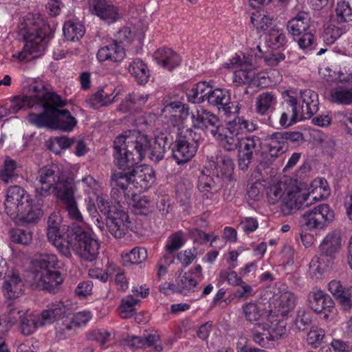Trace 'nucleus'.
I'll return each mask as SVG.
<instances>
[{
  "label": "nucleus",
  "mask_w": 352,
  "mask_h": 352,
  "mask_svg": "<svg viewBox=\"0 0 352 352\" xmlns=\"http://www.w3.org/2000/svg\"><path fill=\"white\" fill-rule=\"evenodd\" d=\"M147 258V251L144 248H135L129 253H126L123 257L124 263L131 264L141 263Z\"/></svg>",
  "instance_id": "obj_50"
},
{
  "label": "nucleus",
  "mask_w": 352,
  "mask_h": 352,
  "mask_svg": "<svg viewBox=\"0 0 352 352\" xmlns=\"http://www.w3.org/2000/svg\"><path fill=\"white\" fill-rule=\"evenodd\" d=\"M157 63L168 71L173 70L181 63V58L177 53L170 48L158 49L154 54Z\"/></svg>",
  "instance_id": "obj_30"
},
{
  "label": "nucleus",
  "mask_w": 352,
  "mask_h": 352,
  "mask_svg": "<svg viewBox=\"0 0 352 352\" xmlns=\"http://www.w3.org/2000/svg\"><path fill=\"white\" fill-rule=\"evenodd\" d=\"M324 331L322 329L311 328L307 333V343L314 348L319 346L324 338Z\"/></svg>",
  "instance_id": "obj_56"
},
{
  "label": "nucleus",
  "mask_w": 352,
  "mask_h": 352,
  "mask_svg": "<svg viewBox=\"0 0 352 352\" xmlns=\"http://www.w3.org/2000/svg\"><path fill=\"white\" fill-rule=\"evenodd\" d=\"M58 258L55 254H43L37 260L38 267L41 271H56Z\"/></svg>",
  "instance_id": "obj_52"
},
{
  "label": "nucleus",
  "mask_w": 352,
  "mask_h": 352,
  "mask_svg": "<svg viewBox=\"0 0 352 352\" xmlns=\"http://www.w3.org/2000/svg\"><path fill=\"white\" fill-rule=\"evenodd\" d=\"M184 244L183 233L181 231L176 232L168 236L164 251L175 253L178 251Z\"/></svg>",
  "instance_id": "obj_49"
},
{
  "label": "nucleus",
  "mask_w": 352,
  "mask_h": 352,
  "mask_svg": "<svg viewBox=\"0 0 352 352\" xmlns=\"http://www.w3.org/2000/svg\"><path fill=\"white\" fill-rule=\"evenodd\" d=\"M227 129L231 135L239 136L244 133L243 118L236 117L227 124Z\"/></svg>",
  "instance_id": "obj_62"
},
{
  "label": "nucleus",
  "mask_w": 352,
  "mask_h": 352,
  "mask_svg": "<svg viewBox=\"0 0 352 352\" xmlns=\"http://www.w3.org/2000/svg\"><path fill=\"white\" fill-rule=\"evenodd\" d=\"M60 107L55 105L53 129L71 131L77 124L76 119L67 109H59Z\"/></svg>",
  "instance_id": "obj_33"
},
{
  "label": "nucleus",
  "mask_w": 352,
  "mask_h": 352,
  "mask_svg": "<svg viewBox=\"0 0 352 352\" xmlns=\"http://www.w3.org/2000/svg\"><path fill=\"white\" fill-rule=\"evenodd\" d=\"M124 343L131 348H151L157 352L163 350L158 334H148L143 336H128L124 339Z\"/></svg>",
  "instance_id": "obj_23"
},
{
  "label": "nucleus",
  "mask_w": 352,
  "mask_h": 352,
  "mask_svg": "<svg viewBox=\"0 0 352 352\" xmlns=\"http://www.w3.org/2000/svg\"><path fill=\"white\" fill-rule=\"evenodd\" d=\"M55 195L71 219L78 222L83 221L82 215L74 198V184L71 182L63 181L57 183L55 186Z\"/></svg>",
  "instance_id": "obj_12"
},
{
  "label": "nucleus",
  "mask_w": 352,
  "mask_h": 352,
  "mask_svg": "<svg viewBox=\"0 0 352 352\" xmlns=\"http://www.w3.org/2000/svg\"><path fill=\"white\" fill-rule=\"evenodd\" d=\"M135 36H138V38L141 39L143 37L142 32L137 34L130 28L124 27L117 32L116 41L118 43L129 45L132 43Z\"/></svg>",
  "instance_id": "obj_53"
},
{
  "label": "nucleus",
  "mask_w": 352,
  "mask_h": 352,
  "mask_svg": "<svg viewBox=\"0 0 352 352\" xmlns=\"http://www.w3.org/2000/svg\"><path fill=\"white\" fill-rule=\"evenodd\" d=\"M124 170L126 174L131 177L130 182L133 187L140 188L141 190H148L155 182V171L149 166H137L119 168Z\"/></svg>",
  "instance_id": "obj_16"
},
{
  "label": "nucleus",
  "mask_w": 352,
  "mask_h": 352,
  "mask_svg": "<svg viewBox=\"0 0 352 352\" xmlns=\"http://www.w3.org/2000/svg\"><path fill=\"white\" fill-rule=\"evenodd\" d=\"M43 214L42 206L31 203L24 212H19L17 217L22 226H30L37 223Z\"/></svg>",
  "instance_id": "obj_35"
},
{
  "label": "nucleus",
  "mask_w": 352,
  "mask_h": 352,
  "mask_svg": "<svg viewBox=\"0 0 352 352\" xmlns=\"http://www.w3.org/2000/svg\"><path fill=\"white\" fill-rule=\"evenodd\" d=\"M89 11L101 19L108 21L109 23H113L119 19L117 8L108 4L106 0H88Z\"/></svg>",
  "instance_id": "obj_24"
},
{
  "label": "nucleus",
  "mask_w": 352,
  "mask_h": 352,
  "mask_svg": "<svg viewBox=\"0 0 352 352\" xmlns=\"http://www.w3.org/2000/svg\"><path fill=\"white\" fill-rule=\"evenodd\" d=\"M208 102L226 114H236L239 111V103L230 101V93L226 89H215L208 96Z\"/></svg>",
  "instance_id": "obj_18"
},
{
  "label": "nucleus",
  "mask_w": 352,
  "mask_h": 352,
  "mask_svg": "<svg viewBox=\"0 0 352 352\" xmlns=\"http://www.w3.org/2000/svg\"><path fill=\"white\" fill-rule=\"evenodd\" d=\"M296 306V296L290 292H282L279 296L278 307L281 314L286 315Z\"/></svg>",
  "instance_id": "obj_44"
},
{
  "label": "nucleus",
  "mask_w": 352,
  "mask_h": 352,
  "mask_svg": "<svg viewBox=\"0 0 352 352\" xmlns=\"http://www.w3.org/2000/svg\"><path fill=\"white\" fill-rule=\"evenodd\" d=\"M133 208L135 213L138 214L146 215L152 211V206L150 199L146 196L132 197Z\"/></svg>",
  "instance_id": "obj_41"
},
{
  "label": "nucleus",
  "mask_w": 352,
  "mask_h": 352,
  "mask_svg": "<svg viewBox=\"0 0 352 352\" xmlns=\"http://www.w3.org/2000/svg\"><path fill=\"white\" fill-rule=\"evenodd\" d=\"M309 194L299 190L288 191L281 205V212L284 215H290L297 210L307 208L310 204L307 202Z\"/></svg>",
  "instance_id": "obj_20"
},
{
  "label": "nucleus",
  "mask_w": 352,
  "mask_h": 352,
  "mask_svg": "<svg viewBox=\"0 0 352 352\" xmlns=\"http://www.w3.org/2000/svg\"><path fill=\"white\" fill-rule=\"evenodd\" d=\"M276 94L272 91H264L256 98L255 110L261 116H270L275 113V107L277 104Z\"/></svg>",
  "instance_id": "obj_29"
},
{
  "label": "nucleus",
  "mask_w": 352,
  "mask_h": 352,
  "mask_svg": "<svg viewBox=\"0 0 352 352\" xmlns=\"http://www.w3.org/2000/svg\"><path fill=\"white\" fill-rule=\"evenodd\" d=\"M125 56V50L116 41L101 47L97 53V58L100 62L110 60L120 62Z\"/></svg>",
  "instance_id": "obj_32"
},
{
  "label": "nucleus",
  "mask_w": 352,
  "mask_h": 352,
  "mask_svg": "<svg viewBox=\"0 0 352 352\" xmlns=\"http://www.w3.org/2000/svg\"><path fill=\"white\" fill-rule=\"evenodd\" d=\"M38 318L32 314H25L21 319L20 329L21 333L25 336L32 334L38 325L36 320Z\"/></svg>",
  "instance_id": "obj_48"
},
{
  "label": "nucleus",
  "mask_w": 352,
  "mask_h": 352,
  "mask_svg": "<svg viewBox=\"0 0 352 352\" xmlns=\"http://www.w3.org/2000/svg\"><path fill=\"white\" fill-rule=\"evenodd\" d=\"M19 34L25 42L21 52L13 56L20 61L37 58L45 50V43L52 37L50 27L39 19L28 16L19 25Z\"/></svg>",
  "instance_id": "obj_6"
},
{
  "label": "nucleus",
  "mask_w": 352,
  "mask_h": 352,
  "mask_svg": "<svg viewBox=\"0 0 352 352\" xmlns=\"http://www.w3.org/2000/svg\"><path fill=\"white\" fill-rule=\"evenodd\" d=\"M140 300L134 298L132 296H128L126 298L122 300V303L119 307L120 312L124 314L122 316L124 318H131L135 311L134 306Z\"/></svg>",
  "instance_id": "obj_54"
},
{
  "label": "nucleus",
  "mask_w": 352,
  "mask_h": 352,
  "mask_svg": "<svg viewBox=\"0 0 352 352\" xmlns=\"http://www.w3.org/2000/svg\"><path fill=\"white\" fill-rule=\"evenodd\" d=\"M91 314L89 311H80L74 314L73 316L65 318L63 321V324H58L56 327V334L60 338L63 339L69 335L73 327H79L87 324L91 318Z\"/></svg>",
  "instance_id": "obj_25"
},
{
  "label": "nucleus",
  "mask_w": 352,
  "mask_h": 352,
  "mask_svg": "<svg viewBox=\"0 0 352 352\" xmlns=\"http://www.w3.org/2000/svg\"><path fill=\"white\" fill-rule=\"evenodd\" d=\"M261 144V138L256 135H248L241 138L238 152V164L241 170H248L254 154L259 151Z\"/></svg>",
  "instance_id": "obj_14"
},
{
  "label": "nucleus",
  "mask_w": 352,
  "mask_h": 352,
  "mask_svg": "<svg viewBox=\"0 0 352 352\" xmlns=\"http://www.w3.org/2000/svg\"><path fill=\"white\" fill-rule=\"evenodd\" d=\"M328 289L343 310L351 309L352 307L351 287H344L340 281L333 280L329 283Z\"/></svg>",
  "instance_id": "obj_27"
},
{
  "label": "nucleus",
  "mask_w": 352,
  "mask_h": 352,
  "mask_svg": "<svg viewBox=\"0 0 352 352\" xmlns=\"http://www.w3.org/2000/svg\"><path fill=\"white\" fill-rule=\"evenodd\" d=\"M334 218V212L327 204H320L305 212L302 222L309 229H322Z\"/></svg>",
  "instance_id": "obj_13"
},
{
  "label": "nucleus",
  "mask_w": 352,
  "mask_h": 352,
  "mask_svg": "<svg viewBox=\"0 0 352 352\" xmlns=\"http://www.w3.org/2000/svg\"><path fill=\"white\" fill-rule=\"evenodd\" d=\"M31 203L30 195L21 187L12 186L8 188L4 205L6 212L11 218L15 219L19 212H24Z\"/></svg>",
  "instance_id": "obj_10"
},
{
  "label": "nucleus",
  "mask_w": 352,
  "mask_h": 352,
  "mask_svg": "<svg viewBox=\"0 0 352 352\" xmlns=\"http://www.w3.org/2000/svg\"><path fill=\"white\" fill-rule=\"evenodd\" d=\"M131 179L124 170H120L112 173L110 181L111 195L117 201V206H120L121 203L130 204L132 197H134Z\"/></svg>",
  "instance_id": "obj_9"
},
{
  "label": "nucleus",
  "mask_w": 352,
  "mask_h": 352,
  "mask_svg": "<svg viewBox=\"0 0 352 352\" xmlns=\"http://www.w3.org/2000/svg\"><path fill=\"white\" fill-rule=\"evenodd\" d=\"M308 301L310 308L318 314L322 311L330 312L334 306V302L330 296L320 289L310 292Z\"/></svg>",
  "instance_id": "obj_28"
},
{
  "label": "nucleus",
  "mask_w": 352,
  "mask_h": 352,
  "mask_svg": "<svg viewBox=\"0 0 352 352\" xmlns=\"http://www.w3.org/2000/svg\"><path fill=\"white\" fill-rule=\"evenodd\" d=\"M110 336L111 333L104 329H96L87 334V339L96 341L101 346H103L109 341Z\"/></svg>",
  "instance_id": "obj_59"
},
{
  "label": "nucleus",
  "mask_w": 352,
  "mask_h": 352,
  "mask_svg": "<svg viewBox=\"0 0 352 352\" xmlns=\"http://www.w3.org/2000/svg\"><path fill=\"white\" fill-rule=\"evenodd\" d=\"M47 236L58 252L66 258L74 252L82 259L91 262L99 254L100 244L85 228L76 223L68 226L62 235L60 228H47Z\"/></svg>",
  "instance_id": "obj_2"
},
{
  "label": "nucleus",
  "mask_w": 352,
  "mask_h": 352,
  "mask_svg": "<svg viewBox=\"0 0 352 352\" xmlns=\"http://www.w3.org/2000/svg\"><path fill=\"white\" fill-rule=\"evenodd\" d=\"M36 276L38 287L49 293H57L63 282L59 271H41Z\"/></svg>",
  "instance_id": "obj_21"
},
{
  "label": "nucleus",
  "mask_w": 352,
  "mask_h": 352,
  "mask_svg": "<svg viewBox=\"0 0 352 352\" xmlns=\"http://www.w3.org/2000/svg\"><path fill=\"white\" fill-rule=\"evenodd\" d=\"M197 250L195 248L186 250L184 252L177 254V258L182 263L184 267H188L196 258Z\"/></svg>",
  "instance_id": "obj_63"
},
{
  "label": "nucleus",
  "mask_w": 352,
  "mask_h": 352,
  "mask_svg": "<svg viewBox=\"0 0 352 352\" xmlns=\"http://www.w3.org/2000/svg\"><path fill=\"white\" fill-rule=\"evenodd\" d=\"M173 144L172 139L166 133L159 132L155 135L154 142L149 148L150 159L157 163L164 158L165 153L169 151Z\"/></svg>",
  "instance_id": "obj_22"
},
{
  "label": "nucleus",
  "mask_w": 352,
  "mask_h": 352,
  "mask_svg": "<svg viewBox=\"0 0 352 352\" xmlns=\"http://www.w3.org/2000/svg\"><path fill=\"white\" fill-rule=\"evenodd\" d=\"M131 223L128 213L122 208L106 219V226L116 239L123 238L128 233Z\"/></svg>",
  "instance_id": "obj_19"
},
{
  "label": "nucleus",
  "mask_w": 352,
  "mask_h": 352,
  "mask_svg": "<svg viewBox=\"0 0 352 352\" xmlns=\"http://www.w3.org/2000/svg\"><path fill=\"white\" fill-rule=\"evenodd\" d=\"M220 141L221 146L226 151H239L241 140L238 136L228 134H223L217 138Z\"/></svg>",
  "instance_id": "obj_46"
},
{
  "label": "nucleus",
  "mask_w": 352,
  "mask_h": 352,
  "mask_svg": "<svg viewBox=\"0 0 352 352\" xmlns=\"http://www.w3.org/2000/svg\"><path fill=\"white\" fill-rule=\"evenodd\" d=\"M63 35L67 41L80 40L85 34V28L80 21L69 20L65 22L63 28Z\"/></svg>",
  "instance_id": "obj_36"
},
{
  "label": "nucleus",
  "mask_w": 352,
  "mask_h": 352,
  "mask_svg": "<svg viewBox=\"0 0 352 352\" xmlns=\"http://www.w3.org/2000/svg\"><path fill=\"white\" fill-rule=\"evenodd\" d=\"M118 95V92L111 98V94L105 92L104 89L97 91L90 98L87 100V103L90 107L98 109L101 107L107 106L116 101V98Z\"/></svg>",
  "instance_id": "obj_39"
},
{
  "label": "nucleus",
  "mask_w": 352,
  "mask_h": 352,
  "mask_svg": "<svg viewBox=\"0 0 352 352\" xmlns=\"http://www.w3.org/2000/svg\"><path fill=\"white\" fill-rule=\"evenodd\" d=\"M10 237L13 243L27 245L32 240V232L29 228H17L10 232Z\"/></svg>",
  "instance_id": "obj_42"
},
{
  "label": "nucleus",
  "mask_w": 352,
  "mask_h": 352,
  "mask_svg": "<svg viewBox=\"0 0 352 352\" xmlns=\"http://www.w3.org/2000/svg\"><path fill=\"white\" fill-rule=\"evenodd\" d=\"M255 72L252 69H240L234 72V82L241 84H250L254 79Z\"/></svg>",
  "instance_id": "obj_55"
},
{
  "label": "nucleus",
  "mask_w": 352,
  "mask_h": 352,
  "mask_svg": "<svg viewBox=\"0 0 352 352\" xmlns=\"http://www.w3.org/2000/svg\"><path fill=\"white\" fill-rule=\"evenodd\" d=\"M264 146L267 153L256 168L260 173L262 170L270 167L274 160L285 153L287 149V145L285 144L280 132H274L267 135L265 139Z\"/></svg>",
  "instance_id": "obj_11"
},
{
  "label": "nucleus",
  "mask_w": 352,
  "mask_h": 352,
  "mask_svg": "<svg viewBox=\"0 0 352 352\" xmlns=\"http://www.w3.org/2000/svg\"><path fill=\"white\" fill-rule=\"evenodd\" d=\"M75 142V138H68L65 136L54 137L50 140L47 147L54 153L60 154L61 150L69 148Z\"/></svg>",
  "instance_id": "obj_40"
},
{
  "label": "nucleus",
  "mask_w": 352,
  "mask_h": 352,
  "mask_svg": "<svg viewBox=\"0 0 352 352\" xmlns=\"http://www.w3.org/2000/svg\"><path fill=\"white\" fill-rule=\"evenodd\" d=\"M301 98L302 103L300 114L298 109L297 98L288 95L285 99V104L281 113H271L267 119V124L274 128L281 126L287 129L301 120L311 118L318 110L317 94L310 90H305L301 91Z\"/></svg>",
  "instance_id": "obj_5"
},
{
  "label": "nucleus",
  "mask_w": 352,
  "mask_h": 352,
  "mask_svg": "<svg viewBox=\"0 0 352 352\" xmlns=\"http://www.w3.org/2000/svg\"><path fill=\"white\" fill-rule=\"evenodd\" d=\"M129 72L139 84L144 85L148 81L150 72L147 65L141 59L137 58L131 62L129 66Z\"/></svg>",
  "instance_id": "obj_37"
},
{
  "label": "nucleus",
  "mask_w": 352,
  "mask_h": 352,
  "mask_svg": "<svg viewBox=\"0 0 352 352\" xmlns=\"http://www.w3.org/2000/svg\"><path fill=\"white\" fill-rule=\"evenodd\" d=\"M176 283L183 292L185 289L190 291L197 285V281L188 272H185L183 275L180 273Z\"/></svg>",
  "instance_id": "obj_57"
},
{
  "label": "nucleus",
  "mask_w": 352,
  "mask_h": 352,
  "mask_svg": "<svg viewBox=\"0 0 352 352\" xmlns=\"http://www.w3.org/2000/svg\"><path fill=\"white\" fill-rule=\"evenodd\" d=\"M331 102L342 104H352V75L339 77L336 85L329 92Z\"/></svg>",
  "instance_id": "obj_17"
},
{
  "label": "nucleus",
  "mask_w": 352,
  "mask_h": 352,
  "mask_svg": "<svg viewBox=\"0 0 352 352\" xmlns=\"http://www.w3.org/2000/svg\"><path fill=\"white\" fill-rule=\"evenodd\" d=\"M341 248V238L336 233L327 234L319 246V254L316 255L309 263V272L316 279L330 269Z\"/></svg>",
  "instance_id": "obj_7"
},
{
  "label": "nucleus",
  "mask_w": 352,
  "mask_h": 352,
  "mask_svg": "<svg viewBox=\"0 0 352 352\" xmlns=\"http://www.w3.org/2000/svg\"><path fill=\"white\" fill-rule=\"evenodd\" d=\"M336 14L338 23H346L352 21V9L347 1H342L337 3Z\"/></svg>",
  "instance_id": "obj_47"
},
{
  "label": "nucleus",
  "mask_w": 352,
  "mask_h": 352,
  "mask_svg": "<svg viewBox=\"0 0 352 352\" xmlns=\"http://www.w3.org/2000/svg\"><path fill=\"white\" fill-rule=\"evenodd\" d=\"M294 324L296 328L299 331H304L308 329L312 324L311 313L304 309H298L294 320Z\"/></svg>",
  "instance_id": "obj_45"
},
{
  "label": "nucleus",
  "mask_w": 352,
  "mask_h": 352,
  "mask_svg": "<svg viewBox=\"0 0 352 352\" xmlns=\"http://www.w3.org/2000/svg\"><path fill=\"white\" fill-rule=\"evenodd\" d=\"M23 283L20 276L15 273L7 276L3 285L4 296L8 299L16 298L23 293Z\"/></svg>",
  "instance_id": "obj_34"
},
{
  "label": "nucleus",
  "mask_w": 352,
  "mask_h": 352,
  "mask_svg": "<svg viewBox=\"0 0 352 352\" xmlns=\"http://www.w3.org/2000/svg\"><path fill=\"white\" fill-rule=\"evenodd\" d=\"M16 162L14 160L6 159L4 161L3 168L0 170V179L6 183L12 182V179L16 176Z\"/></svg>",
  "instance_id": "obj_51"
},
{
  "label": "nucleus",
  "mask_w": 352,
  "mask_h": 352,
  "mask_svg": "<svg viewBox=\"0 0 352 352\" xmlns=\"http://www.w3.org/2000/svg\"><path fill=\"white\" fill-rule=\"evenodd\" d=\"M298 40V44L301 49L307 51H313L316 49V43L314 41V34L310 32H305L301 34Z\"/></svg>",
  "instance_id": "obj_58"
},
{
  "label": "nucleus",
  "mask_w": 352,
  "mask_h": 352,
  "mask_svg": "<svg viewBox=\"0 0 352 352\" xmlns=\"http://www.w3.org/2000/svg\"><path fill=\"white\" fill-rule=\"evenodd\" d=\"M284 192L280 184H274L267 188V195L270 202L276 204L283 195Z\"/></svg>",
  "instance_id": "obj_64"
},
{
  "label": "nucleus",
  "mask_w": 352,
  "mask_h": 352,
  "mask_svg": "<svg viewBox=\"0 0 352 352\" xmlns=\"http://www.w3.org/2000/svg\"><path fill=\"white\" fill-rule=\"evenodd\" d=\"M311 16L309 12L300 11L287 25L288 32L292 36H300L310 28Z\"/></svg>",
  "instance_id": "obj_31"
},
{
  "label": "nucleus",
  "mask_w": 352,
  "mask_h": 352,
  "mask_svg": "<svg viewBox=\"0 0 352 352\" xmlns=\"http://www.w3.org/2000/svg\"><path fill=\"white\" fill-rule=\"evenodd\" d=\"M215 168L221 177L231 176L234 171V163L232 160L228 156H220L217 158Z\"/></svg>",
  "instance_id": "obj_43"
},
{
  "label": "nucleus",
  "mask_w": 352,
  "mask_h": 352,
  "mask_svg": "<svg viewBox=\"0 0 352 352\" xmlns=\"http://www.w3.org/2000/svg\"><path fill=\"white\" fill-rule=\"evenodd\" d=\"M344 30L341 28L336 27L334 25H329L324 30V39L329 43H333L336 39L341 36Z\"/></svg>",
  "instance_id": "obj_60"
},
{
  "label": "nucleus",
  "mask_w": 352,
  "mask_h": 352,
  "mask_svg": "<svg viewBox=\"0 0 352 352\" xmlns=\"http://www.w3.org/2000/svg\"><path fill=\"white\" fill-rule=\"evenodd\" d=\"M29 96H16L10 104V113H16L20 110L34 109L42 111L30 113L28 122L37 128L53 129L55 105L65 107L67 100L54 91H50L43 81H35L28 87Z\"/></svg>",
  "instance_id": "obj_1"
},
{
  "label": "nucleus",
  "mask_w": 352,
  "mask_h": 352,
  "mask_svg": "<svg viewBox=\"0 0 352 352\" xmlns=\"http://www.w3.org/2000/svg\"><path fill=\"white\" fill-rule=\"evenodd\" d=\"M192 121L195 128L202 129L216 138L221 135V130L223 128L221 120L210 111H204L202 113L197 111V114L192 113Z\"/></svg>",
  "instance_id": "obj_15"
},
{
  "label": "nucleus",
  "mask_w": 352,
  "mask_h": 352,
  "mask_svg": "<svg viewBox=\"0 0 352 352\" xmlns=\"http://www.w3.org/2000/svg\"><path fill=\"white\" fill-rule=\"evenodd\" d=\"M56 167L46 166L38 170L37 180L39 184H47L54 186L55 191V186L57 183L68 181L67 179H59V177L56 174L55 169Z\"/></svg>",
  "instance_id": "obj_38"
},
{
  "label": "nucleus",
  "mask_w": 352,
  "mask_h": 352,
  "mask_svg": "<svg viewBox=\"0 0 352 352\" xmlns=\"http://www.w3.org/2000/svg\"><path fill=\"white\" fill-rule=\"evenodd\" d=\"M199 135L190 129L179 130L172 148V156L178 165L189 162L198 149Z\"/></svg>",
  "instance_id": "obj_8"
},
{
  "label": "nucleus",
  "mask_w": 352,
  "mask_h": 352,
  "mask_svg": "<svg viewBox=\"0 0 352 352\" xmlns=\"http://www.w3.org/2000/svg\"><path fill=\"white\" fill-rule=\"evenodd\" d=\"M69 309L65 306L62 302L52 303L47 306V308L43 310L41 314V318L43 322H41V325L45 323H53L56 322V328L58 324H62L65 318H69L67 311Z\"/></svg>",
  "instance_id": "obj_26"
},
{
  "label": "nucleus",
  "mask_w": 352,
  "mask_h": 352,
  "mask_svg": "<svg viewBox=\"0 0 352 352\" xmlns=\"http://www.w3.org/2000/svg\"><path fill=\"white\" fill-rule=\"evenodd\" d=\"M151 139L139 131H129L113 142L114 161L118 168H131L138 164L149 152Z\"/></svg>",
  "instance_id": "obj_4"
},
{
  "label": "nucleus",
  "mask_w": 352,
  "mask_h": 352,
  "mask_svg": "<svg viewBox=\"0 0 352 352\" xmlns=\"http://www.w3.org/2000/svg\"><path fill=\"white\" fill-rule=\"evenodd\" d=\"M98 207L100 211L106 216V219L122 208L121 206L110 204L107 200L102 198L98 200Z\"/></svg>",
  "instance_id": "obj_61"
},
{
  "label": "nucleus",
  "mask_w": 352,
  "mask_h": 352,
  "mask_svg": "<svg viewBox=\"0 0 352 352\" xmlns=\"http://www.w3.org/2000/svg\"><path fill=\"white\" fill-rule=\"evenodd\" d=\"M245 319L253 324L251 329L252 340L262 347L269 346L271 341L278 340L287 333V322L276 316L266 315L261 304L248 302L242 307Z\"/></svg>",
  "instance_id": "obj_3"
}]
</instances>
